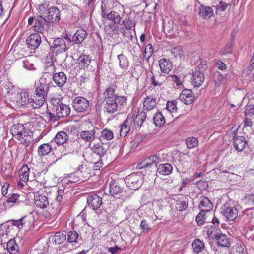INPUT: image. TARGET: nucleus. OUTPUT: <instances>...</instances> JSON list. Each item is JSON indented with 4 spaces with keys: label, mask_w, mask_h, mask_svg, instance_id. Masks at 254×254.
Wrapping results in <instances>:
<instances>
[{
    "label": "nucleus",
    "mask_w": 254,
    "mask_h": 254,
    "mask_svg": "<svg viewBox=\"0 0 254 254\" xmlns=\"http://www.w3.org/2000/svg\"><path fill=\"white\" fill-rule=\"evenodd\" d=\"M34 23V24L31 28L34 31L42 33L49 29L48 22L41 15L29 17L28 20V25H31Z\"/></svg>",
    "instance_id": "4"
},
{
    "label": "nucleus",
    "mask_w": 254,
    "mask_h": 254,
    "mask_svg": "<svg viewBox=\"0 0 254 254\" xmlns=\"http://www.w3.org/2000/svg\"><path fill=\"white\" fill-rule=\"evenodd\" d=\"M52 150V146L50 144L44 143L40 145L38 148V155L43 157L48 154Z\"/></svg>",
    "instance_id": "42"
},
{
    "label": "nucleus",
    "mask_w": 254,
    "mask_h": 254,
    "mask_svg": "<svg viewBox=\"0 0 254 254\" xmlns=\"http://www.w3.org/2000/svg\"><path fill=\"white\" fill-rule=\"evenodd\" d=\"M79 136L85 143H91L96 138L95 127L89 122H84L81 127Z\"/></svg>",
    "instance_id": "3"
},
{
    "label": "nucleus",
    "mask_w": 254,
    "mask_h": 254,
    "mask_svg": "<svg viewBox=\"0 0 254 254\" xmlns=\"http://www.w3.org/2000/svg\"><path fill=\"white\" fill-rule=\"evenodd\" d=\"M207 234L210 239L215 240L219 234L221 232V230L216 225H210L206 227Z\"/></svg>",
    "instance_id": "38"
},
{
    "label": "nucleus",
    "mask_w": 254,
    "mask_h": 254,
    "mask_svg": "<svg viewBox=\"0 0 254 254\" xmlns=\"http://www.w3.org/2000/svg\"><path fill=\"white\" fill-rule=\"evenodd\" d=\"M198 14L203 19H209L213 15V11L210 7L201 5L198 7Z\"/></svg>",
    "instance_id": "31"
},
{
    "label": "nucleus",
    "mask_w": 254,
    "mask_h": 254,
    "mask_svg": "<svg viewBox=\"0 0 254 254\" xmlns=\"http://www.w3.org/2000/svg\"><path fill=\"white\" fill-rule=\"evenodd\" d=\"M91 62V57L85 54L81 55L77 59V66L80 69L84 70L87 68Z\"/></svg>",
    "instance_id": "22"
},
{
    "label": "nucleus",
    "mask_w": 254,
    "mask_h": 254,
    "mask_svg": "<svg viewBox=\"0 0 254 254\" xmlns=\"http://www.w3.org/2000/svg\"><path fill=\"white\" fill-rule=\"evenodd\" d=\"M6 248L11 254H18V246L13 239H11L7 242Z\"/></svg>",
    "instance_id": "47"
},
{
    "label": "nucleus",
    "mask_w": 254,
    "mask_h": 254,
    "mask_svg": "<svg viewBox=\"0 0 254 254\" xmlns=\"http://www.w3.org/2000/svg\"><path fill=\"white\" fill-rule=\"evenodd\" d=\"M107 2H104L101 6V17L103 18H105L106 15L108 14L109 8L108 7Z\"/></svg>",
    "instance_id": "64"
},
{
    "label": "nucleus",
    "mask_w": 254,
    "mask_h": 254,
    "mask_svg": "<svg viewBox=\"0 0 254 254\" xmlns=\"http://www.w3.org/2000/svg\"><path fill=\"white\" fill-rule=\"evenodd\" d=\"M195 99V94L191 89H183L180 94L179 99L185 104H192Z\"/></svg>",
    "instance_id": "16"
},
{
    "label": "nucleus",
    "mask_w": 254,
    "mask_h": 254,
    "mask_svg": "<svg viewBox=\"0 0 254 254\" xmlns=\"http://www.w3.org/2000/svg\"><path fill=\"white\" fill-rule=\"evenodd\" d=\"M158 76H154L152 75L151 81V84L153 85L154 86H157V85H162L165 79V76L159 75V78H158Z\"/></svg>",
    "instance_id": "53"
},
{
    "label": "nucleus",
    "mask_w": 254,
    "mask_h": 254,
    "mask_svg": "<svg viewBox=\"0 0 254 254\" xmlns=\"http://www.w3.org/2000/svg\"><path fill=\"white\" fill-rule=\"evenodd\" d=\"M89 106V101L85 98L81 96L75 97L72 102L73 108L78 112L87 111Z\"/></svg>",
    "instance_id": "8"
},
{
    "label": "nucleus",
    "mask_w": 254,
    "mask_h": 254,
    "mask_svg": "<svg viewBox=\"0 0 254 254\" xmlns=\"http://www.w3.org/2000/svg\"><path fill=\"white\" fill-rule=\"evenodd\" d=\"M68 134L64 131H60L56 135L54 140L58 145H62L65 143L68 139Z\"/></svg>",
    "instance_id": "39"
},
{
    "label": "nucleus",
    "mask_w": 254,
    "mask_h": 254,
    "mask_svg": "<svg viewBox=\"0 0 254 254\" xmlns=\"http://www.w3.org/2000/svg\"><path fill=\"white\" fill-rule=\"evenodd\" d=\"M204 79L205 75L202 71H195L193 72L190 81L194 87H199L202 85Z\"/></svg>",
    "instance_id": "20"
},
{
    "label": "nucleus",
    "mask_w": 254,
    "mask_h": 254,
    "mask_svg": "<svg viewBox=\"0 0 254 254\" xmlns=\"http://www.w3.org/2000/svg\"><path fill=\"white\" fill-rule=\"evenodd\" d=\"M101 138L103 140H110L114 138V134L111 130L105 128L101 131Z\"/></svg>",
    "instance_id": "51"
},
{
    "label": "nucleus",
    "mask_w": 254,
    "mask_h": 254,
    "mask_svg": "<svg viewBox=\"0 0 254 254\" xmlns=\"http://www.w3.org/2000/svg\"><path fill=\"white\" fill-rule=\"evenodd\" d=\"M87 202L88 206L93 210L98 209L102 203V198L96 194L89 196Z\"/></svg>",
    "instance_id": "23"
},
{
    "label": "nucleus",
    "mask_w": 254,
    "mask_h": 254,
    "mask_svg": "<svg viewBox=\"0 0 254 254\" xmlns=\"http://www.w3.org/2000/svg\"><path fill=\"white\" fill-rule=\"evenodd\" d=\"M145 162V164L147 168H150L153 165L156 166L157 163H160L163 161V158L160 156V154H155L150 156L146 159H144Z\"/></svg>",
    "instance_id": "32"
},
{
    "label": "nucleus",
    "mask_w": 254,
    "mask_h": 254,
    "mask_svg": "<svg viewBox=\"0 0 254 254\" xmlns=\"http://www.w3.org/2000/svg\"><path fill=\"white\" fill-rule=\"evenodd\" d=\"M48 206V211L45 214V217L52 218H57L62 210L61 203L55 201Z\"/></svg>",
    "instance_id": "12"
},
{
    "label": "nucleus",
    "mask_w": 254,
    "mask_h": 254,
    "mask_svg": "<svg viewBox=\"0 0 254 254\" xmlns=\"http://www.w3.org/2000/svg\"><path fill=\"white\" fill-rule=\"evenodd\" d=\"M175 207L177 210L182 211L188 207V202L185 200H179L175 204Z\"/></svg>",
    "instance_id": "57"
},
{
    "label": "nucleus",
    "mask_w": 254,
    "mask_h": 254,
    "mask_svg": "<svg viewBox=\"0 0 254 254\" xmlns=\"http://www.w3.org/2000/svg\"><path fill=\"white\" fill-rule=\"evenodd\" d=\"M171 52L172 55L174 56V57L181 58L183 55V50L181 47H176L173 48L171 50Z\"/></svg>",
    "instance_id": "60"
},
{
    "label": "nucleus",
    "mask_w": 254,
    "mask_h": 254,
    "mask_svg": "<svg viewBox=\"0 0 254 254\" xmlns=\"http://www.w3.org/2000/svg\"><path fill=\"white\" fill-rule=\"evenodd\" d=\"M30 168L27 165H23L18 171L19 181L17 185L21 188H23L24 183H27L29 180Z\"/></svg>",
    "instance_id": "15"
},
{
    "label": "nucleus",
    "mask_w": 254,
    "mask_h": 254,
    "mask_svg": "<svg viewBox=\"0 0 254 254\" xmlns=\"http://www.w3.org/2000/svg\"><path fill=\"white\" fill-rule=\"evenodd\" d=\"M143 175L141 172H133L125 178V183L131 190H136L143 183Z\"/></svg>",
    "instance_id": "5"
},
{
    "label": "nucleus",
    "mask_w": 254,
    "mask_h": 254,
    "mask_svg": "<svg viewBox=\"0 0 254 254\" xmlns=\"http://www.w3.org/2000/svg\"><path fill=\"white\" fill-rule=\"evenodd\" d=\"M66 239V235L63 232H56L52 237V240L56 244H60Z\"/></svg>",
    "instance_id": "49"
},
{
    "label": "nucleus",
    "mask_w": 254,
    "mask_h": 254,
    "mask_svg": "<svg viewBox=\"0 0 254 254\" xmlns=\"http://www.w3.org/2000/svg\"><path fill=\"white\" fill-rule=\"evenodd\" d=\"M130 122L129 120H125L123 122L120 129V134L121 137H125L131 130L128 125Z\"/></svg>",
    "instance_id": "48"
},
{
    "label": "nucleus",
    "mask_w": 254,
    "mask_h": 254,
    "mask_svg": "<svg viewBox=\"0 0 254 254\" xmlns=\"http://www.w3.org/2000/svg\"><path fill=\"white\" fill-rule=\"evenodd\" d=\"M192 247L195 253H199L204 249L205 245L202 241L199 239H196L192 242Z\"/></svg>",
    "instance_id": "44"
},
{
    "label": "nucleus",
    "mask_w": 254,
    "mask_h": 254,
    "mask_svg": "<svg viewBox=\"0 0 254 254\" xmlns=\"http://www.w3.org/2000/svg\"><path fill=\"white\" fill-rule=\"evenodd\" d=\"M160 70L164 73H168L172 68V64L166 58L161 59L159 61Z\"/></svg>",
    "instance_id": "37"
},
{
    "label": "nucleus",
    "mask_w": 254,
    "mask_h": 254,
    "mask_svg": "<svg viewBox=\"0 0 254 254\" xmlns=\"http://www.w3.org/2000/svg\"><path fill=\"white\" fill-rule=\"evenodd\" d=\"M212 214L211 212L201 211L196 217V222L199 225H201L204 223L209 222L212 218Z\"/></svg>",
    "instance_id": "27"
},
{
    "label": "nucleus",
    "mask_w": 254,
    "mask_h": 254,
    "mask_svg": "<svg viewBox=\"0 0 254 254\" xmlns=\"http://www.w3.org/2000/svg\"><path fill=\"white\" fill-rule=\"evenodd\" d=\"M222 212L227 220L232 221L237 217L238 210L235 206L226 203L223 206Z\"/></svg>",
    "instance_id": "13"
},
{
    "label": "nucleus",
    "mask_w": 254,
    "mask_h": 254,
    "mask_svg": "<svg viewBox=\"0 0 254 254\" xmlns=\"http://www.w3.org/2000/svg\"><path fill=\"white\" fill-rule=\"evenodd\" d=\"M247 144V141L245 139V137L243 136H239L234 139V147L235 149L238 151H242L243 150Z\"/></svg>",
    "instance_id": "34"
},
{
    "label": "nucleus",
    "mask_w": 254,
    "mask_h": 254,
    "mask_svg": "<svg viewBox=\"0 0 254 254\" xmlns=\"http://www.w3.org/2000/svg\"><path fill=\"white\" fill-rule=\"evenodd\" d=\"M32 134V131L25 128L24 131L19 134V137H17L16 139L19 141L21 144H27L30 141Z\"/></svg>",
    "instance_id": "35"
},
{
    "label": "nucleus",
    "mask_w": 254,
    "mask_h": 254,
    "mask_svg": "<svg viewBox=\"0 0 254 254\" xmlns=\"http://www.w3.org/2000/svg\"><path fill=\"white\" fill-rule=\"evenodd\" d=\"M41 190L42 191H44V192L47 193H54L56 195L55 201L61 203L64 194V189H57L55 187L48 186L46 185V182L44 181L43 182V187L41 188Z\"/></svg>",
    "instance_id": "11"
},
{
    "label": "nucleus",
    "mask_w": 254,
    "mask_h": 254,
    "mask_svg": "<svg viewBox=\"0 0 254 254\" xmlns=\"http://www.w3.org/2000/svg\"><path fill=\"white\" fill-rule=\"evenodd\" d=\"M139 228L141 229L142 232L144 233H148L152 228L146 219H143L141 221Z\"/></svg>",
    "instance_id": "55"
},
{
    "label": "nucleus",
    "mask_w": 254,
    "mask_h": 254,
    "mask_svg": "<svg viewBox=\"0 0 254 254\" xmlns=\"http://www.w3.org/2000/svg\"><path fill=\"white\" fill-rule=\"evenodd\" d=\"M119 30L121 31L123 36L126 38L127 40H131L132 39V33L131 29L127 28V27H121Z\"/></svg>",
    "instance_id": "52"
},
{
    "label": "nucleus",
    "mask_w": 254,
    "mask_h": 254,
    "mask_svg": "<svg viewBox=\"0 0 254 254\" xmlns=\"http://www.w3.org/2000/svg\"><path fill=\"white\" fill-rule=\"evenodd\" d=\"M156 99L153 95L147 96L143 99V108L144 110H151L156 107Z\"/></svg>",
    "instance_id": "24"
},
{
    "label": "nucleus",
    "mask_w": 254,
    "mask_h": 254,
    "mask_svg": "<svg viewBox=\"0 0 254 254\" xmlns=\"http://www.w3.org/2000/svg\"><path fill=\"white\" fill-rule=\"evenodd\" d=\"M39 190L34 193V201L37 207L41 209H45L49 206V202L47 196L43 195L42 192L41 188L43 187V183H40Z\"/></svg>",
    "instance_id": "7"
},
{
    "label": "nucleus",
    "mask_w": 254,
    "mask_h": 254,
    "mask_svg": "<svg viewBox=\"0 0 254 254\" xmlns=\"http://www.w3.org/2000/svg\"><path fill=\"white\" fill-rule=\"evenodd\" d=\"M153 121L156 126L161 127L165 123V117L162 112H157L153 117Z\"/></svg>",
    "instance_id": "46"
},
{
    "label": "nucleus",
    "mask_w": 254,
    "mask_h": 254,
    "mask_svg": "<svg viewBox=\"0 0 254 254\" xmlns=\"http://www.w3.org/2000/svg\"><path fill=\"white\" fill-rule=\"evenodd\" d=\"M49 89V86L48 84L40 83L29 98L30 104L32 107L34 109L39 108L44 104Z\"/></svg>",
    "instance_id": "1"
},
{
    "label": "nucleus",
    "mask_w": 254,
    "mask_h": 254,
    "mask_svg": "<svg viewBox=\"0 0 254 254\" xmlns=\"http://www.w3.org/2000/svg\"><path fill=\"white\" fill-rule=\"evenodd\" d=\"M187 147L190 149L193 148L198 146V141L195 137L188 138L186 140Z\"/></svg>",
    "instance_id": "56"
},
{
    "label": "nucleus",
    "mask_w": 254,
    "mask_h": 254,
    "mask_svg": "<svg viewBox=\"0 0 254 254\" xmlns=\"http://www.w3.org/2000/svg\"><path fill=\"white\" fill-rule=\"evenodd\" d=\"M25 127L22 124H14L11 128V132L12 136L16 139L19 137V134L24 131Z\"/></svg>",
    "instance_id": "43"
},
{
    "label": "nucleus",
    "mask_w": 254,
    "mask_h": 254,
    "mask_svg": "<svg viewBox=\"0 0 254 254\" xmlns=\"http://www.w3.org/2000/svg\"><path fill=\"white\" fill-rule=\"evenodd\" d=\"M27 201V196L25 194L13 193L7 196L6 202L8 203L21 204Z\"/></svg>",
    "instance_id": "19"
},
{
    "label": "nucleus",
    "mask_w": 254,
    "mask_h": 254,
    "mask_svg": "<svg viewBox=\"0 0 254 254\" xmlns=\"http://www.w3.org/2000/svg\"><path fill=\"white\" fill-rule=\"evenodd\" d=\"M213 204L211 201L206 197L203 196L199 205V209L201 211H206V212H211L213 208Z\"/></svg>",
    "instance_id": "30"
},
{
    "label": "nucleus",
    "mask_w": 254,
    "mask_h": 254,
    "mask_svg": "<svg viewBox=\"0 0 254 254\" xmlns=\"http://www.w3.org/2000/svg\"><path fill=\"white\" fill-rule=\"evenodd\" d=\"M117 100L115 99V98H107L106 102L104 105L105 111L109 113H113L117 111Z\"/></svg>",
    "instance_id": "26"
},
{
    "label": "nucleus",
    "mask_w": 254,
    "mask_h": 254,
    "mask_svg": "<svg viewBox=\"0 0 254 254\" xmlns=\"http://www.w3.org/2000/svg\"><path fill=\"white\" fill-rule=\"evenodd\" d=\"M41 43V36L38 33L31 34L26 39V44L30 49L35 50Z\"/></svg>",
    "instance_id": "18"
},
{
    "label": "nucleus",
    "mask_w": 254,
    "mask_h": 254,
    "mask_svg": "<svg viewBox=\"0 0 254 254\" xmlns=\"http://www.w3.org/2000/svg\"><path fill=\"white\" fill-rule=\"evenodd\" d=\"M56 103V111L58 118H63L68 116L70 113V108L69 106L63 103H59L56 99H52L51 103Z\"/></svg>",
    "instance_id": "9"
},
{
    "label": "nucleus",
    "mask_w": 254,
    "mask_h": 254,
    "mask_svg": "<svg viewBox=\"0 0 254 254\" xmlns=\"http://www.w3.org/2000/svg\"><path fill=\"white\" fill-rule=\"evenodd\" d=\"M231 6V3H226L224 1H221L216 6V13H220L226 10L228 8Z\"/></svg>",
    "instance_id": "54"
},
{
    "label": "nucleus",
    "mask_w": 254,
    "mask_h": 254,
    "mask_svg": "<svg viewBox=\"0 0 254 254\" xmlns=\"http://www.w3.org/2000/svg\"><path fill=\"white\" fill-rule=\"evenodd\" d=\"M105 18L112 21L114 24L119 23L122 19L120 14L115 11H111L107 15H106Z\"/></svg>",
    "instance_id": "45"
},
{
    "label": "nucleus",
    "mask_w": 254,
    "mask_h": 254,
    "mask_svg": "<svg viewBox=\"0 0 254 254\" xmlns=\"http://www.w3.org/2000/svg\"><path fill=\"white\" fill-rule=\"evenodd\" d=\"M172 166L169 163L160 164L157 167V172L163 175H169L172 171Z\"/></svg>",
    "instance_id": "41"
},
{
    "label": "nucleus",
    "mask_w": 254,
    "mask_h": 254,
    "mask_svg": "<svg viewBox=\"0 0 254 254\" xmlns=\"http://www.w3.org/2000/svg\"><path fill=\"white\" fill-rule=\"evenodd\" d=\"M145 118V113H141L140 114H138L134 118L127 116L126 120H130V123L128 125L131 129L137 130L141 127Z\"/></svg>",
    "instance_id": "10"
},
{
    "label": "nucleus",
    "mask_w": 254,
    "mask_h": 254,
    "mask_svg": "<svg viewBox=\"0 0 254 254\" xmlns=\"http://www.w3.org/2000/svg\"><path fill=\"white\" fill-rule=\"evenodd\" d=\"M119 29L118 25H116L113 22L110 23L108 26L105 28L106 32L109 34L114 32L117 29L119 30Z\"/></svg>",
    "instance_id": "61"
},
{
    "label": "nucleus",
    "mask_w": 254,
    "mask_h": 254,
    "mask_svg": "<svg viewBox=\"0 0 254 254\" xmlns=\"http://www.w3.org/2000/svg\"><path fill=\"white\" fill-rule=\"evenodd\" d=\"M52 51H55L56 52H63L65 51L66 50V45L65 41L61 38H57L55 39L51 46Z\"/></svg>",
    "instance_id": "21"
},
{
    "label": "nucleus",
    "mask_w": 254,
    "mask_h": 254,
    "mask_svg": "<svg viewBox=\"0 0 254 254\" xmlns=\"http://www.w3.org/2000/svg\"><path fill=\"white\" fill-rule=\"evenodd\" d=\"M217 244L222 247H229L231 245V241L227 237V236L221 232L215 240Z\"/></svg>",
    "instance_id": "36"
},
{
    "label": "nucleus",
    "mask_w": 254,
    "mask_h": 254,
    "mask_svg": "<svg viewBox=\"0 0 254 254\" xmlns=\"http://www.w3.org/2000/svg\"><path fill=\"white\" fill-rule=\"evenodd\" d=\"M22 227L25 231H28L34 227V217L33 215L30 214L22 217Z\"/></svg>",
    "instance_id": "25"
},
{
    "label": "nucleus",
    "mask_w": 254,
    "mask_h": 254,
    "mask_svg": "<svg viewBox=\"0 0 254 254\" xmlns=\"http://www.w3.org/2000/svg\"><path fill=\"white\" fill-rule=\"evenodd\" d=\"M6 101L12 108L15 109L30 103L29 96L26 92L9 94L6 97Z\"/></svg>",
    "instance_id": "2"
},
{
    "label": "nucleus",
    "mask_w": 254,
    "mask_h": 254,
    "mask_svg": "<svg viewBox=\"0 0 254 254\" xmlns=\"http://www.w3.org/2000/svg\"><path fill=\"white\" fill-rule=\"evenodd\" d=\"M195 65L196 68L199 70H204L207 67L206 61L202 59H199L195 62Z\"/></svg>",
    "instance_id": "58"
},
{
    "label": "nucleus",
    "mask_w": 254,
    "mask_h": 254,
    "mask_svg": "<svg viewBox=\"0 0 254 254\" xmlns=\"http://www.w3.org/2000/svg\"><path fill=\"white\" fill-rule=\"evenodd\" d=\"M53 79L58 86L62 87L66 83L67 77L64 72H59L53 74Z\"/></svg>",
    "instance_id": "29"
},
{
    "label": "nucleus",
    "mask_w": 254,
    "mask_h": 254,
    "mask_svg": "<svg viewBox=\"0 0 254 254\" xmlns=\"http://www.w3.org/2000/svg\"><path fill=\"white\" fill-rule=\"evenodd\" d=\"M122 22L124 25V27H127V28H128L131 30H133L135 28V23L132 20H130L129 18H125L122 21Z\"/></svg>",
    "instance_id": "62"
},
{
    "label": "nucleus",
    "mask_w": 254,
    "mask_h": 254,
    "mask_svg": "<svg viewBox=\"0 0 254 254\" xmlns=\"http://www.w3.org/2000/svg\"><path fill=\"white\" fill-rule=\"evenodd\" d=\"M87 36V32L83 29H78L72 37V41L75 44L81 43Z\"/></svg>",
    "instance_id": "33"
},
{
    "label": "nucleus",
    "mask_w": 254,
    "mask_h": 254,
    "mask_svg": "<svg viewBox=\"0 0 254 254\" xmlns=\"http://www.w3.org/2000/svg\"><path fill=\"white\" fill-rule=\"evenodd\" d=\"M78 234L75 231H70L67 233V241L68 243L73 245L74 243H77Z\"/></svg>",
    "instance_id": "50"
},
{
    "label": "nucleus",
    "mask_w": 254,
    "mask_h": 254,
    "mask_svg": "<svg viewBox=\"0 0 254 254\" xmlns=\"http://www.w3.org/2000/svg\"><path fill=\"white\" fill-rule=\"evenodd\" d=\"M47 17L50 22L58 23L60 20V11L56 7H51L48 10Z\"/></svg>",
    "instance_id": "28"
},
{
    "label": "nucleus",
    "mask_w": 254,
    "mask_h": 254,
    "mask_svg": "<svg viewBox=\"0 0 254 254\" xmlns=\"http://www.w3.org/2000/svg\"><path fill=\"white\" fill-rule=\"evenodd\" d=\"M177 103L176 100L168 101L167 102L166 108L163 110V112L165 113L166 111H168L172 117H173V114H176L177 112Z\"/></svg>",
    "instance_id": "40"
},
{
    "label": "nucleus",
    "mask_w": 254,
    "mask_h": 254,
    "mask_svg": "<svg viewBox=\"0 0 254 254\" xmlns=\"http://www.w3.org/2000/svg\"><path fill=\"white\" fill-rule=\"evenodd\" d=\"M67 181L70 183H76L81 182V178L76 173V170L73 173H70L68 176Z\"/></svg>",
    "instance_id": "59"
},
{
    "label": "nucleus",
    "mask_w": 254,
    "mask_h": 254,
    "mask_svg": "<svg viewBox=\"0 0 254 254\" xmlns=\"http://www.w3.org/2000/svg\"><path fill=\"white\" fill-rule=\"evenodd\" d=\"M92 168L86 164L80 165L76 169V173L81 178V182L87 180L91 176Z\"/></svg>",
    "instance_id": "17"
},
{
    "label": "nucleus",
    "mask_w": 254,
    "mask_h": 254,
    "mask_svg": "<svg viewBox=\"0 0 254 254\" xmlns=\"http://www.w3.org/2000/svg\"><path fill=\"white\" fill-rule=\"evenodd\" d=\"M115 87L116 86L115 85H112L106 89L105 94L106 96L108 97V98H115V97H113L114 95Z\"/></svg>",
    "instance_id": "63"
},
{
    "label": "nucleus",
    "mask_w": 254,
    "mask_h": 254,
    "mask_svg": "<svg viewBox=\"0 0 254 254\" xmlns=\"http://www.w3.org/2000/svg\"><path fill=\"white\" fill-rule=\"evenodd\" d=\"M89 148L91 150L98 155L99 156H103L107 151L106 145L101 140L93 141L89 144Z\"/></svg>",
    "instance_id": "14"
},
{
    "label": "nucleus",
    "mask_w": 254,
    "mask_h": 254,
    "mask_svg": "<svg viewBox=\"0 0 254 254\" xmlns=\"http://www.w3.org/2000/svg\"><path fill=\"white\" fill-rule=\"evenodd\" d=\"M110 194L115 198L125 200L128 197L126 191L122 188L115 180H112L110 183Z\"/></svg>",
    "instance_id": "6"
}]
</instances>
